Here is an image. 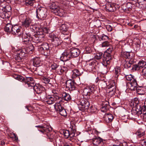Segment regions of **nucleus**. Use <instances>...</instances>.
Segmentation results:
<instances>
[{"label":"nucleus","mask_w":146,"mask_h":146,"mask_svg":"<svg viewBox=\"0 0 146 146\" xmlns=\"http://www.w3.org/2000/svg\"><path fill=\"white\" fill-rule=\"evenodd\" d=\"M25 47L19 50L14 57V60L17 62H20L24 60V57L25 55L27 54H31L34 50V48L33 45L31 43V42L28 44Z\"/></svg>","instance_id":"f257e3e1"},{"label":"nucleus","mask_w":146,"mask_h":146,"mask_svg":"<svg viewBox=\"0 0 146 146\" xmlns=\"http://www.w3.org/2000/svg\"><path fill=\"white\" fill-rule=\"evenodd\" d=\"M22 39L25 44H28L31 41L36 43L42 42L44 40V38L43 36H40L29 32L23 35Z\"/></svg>","instance_id":"f03ea898"},{"label":"nucleus","mask_w":146,"mask_h":146,"mask_svg":"<svg viewBox=\"0 0 146 146\" xmlns=\"http://www.w3.org/2000/svg\"><path fill=\"white\" fill-rule=\"evenodd\" d=\"M96 89V87L94 85L87 86L84 89L82 95L86 98L89 99L97 92Z\"/></svg>","instance_id":"7ed1b4c3"},{"label":"nucleus","mask_w":146,"mask_h":146,"mask_svg":"<svg viewBox=\"0 0 146 146\" xmlns=\"http://www.w3.org/2000/svg\"><path fill=\"white\" fill-rule=\"evenodd\" d=\"M36 18L41 20H44L48 15L47 9L44 7H37L36 11Z\"/></svg>","instance_id":"20e7f679"},{"label":"nucleus","mask_w":146,"mask_h":146,"mask_svg":"<svg viewBox=\"0 0 146 146\" xmlns=\"http://www.w3.org/2000/svg\"><path fill=\"white\" fill-rule=\"evenodd\" d=\"M49 7L51 11L55 14L60 16L63 15L64 11L62 9L60 8L57 3H52Z\"/></svg>","instance_id":"39448f33"},{"label":"nucleus","mask_w":146,"mask_h":146,"mask_svg":"<svg viewBox=\"0 0 146 146\" xmlns=\"http://www.w3.org/2000/svg\"><path fill=\"white\" fill-rule=\"evenodd\" d=\"M71 58L69 50L64 51L60 56V59L62 61H65L64 65H66L68 67H70L72 63L70 61H67Z\"/></svg>","instance_id":"423d86ee"},{"label":"nucleus","mask_w":146,"mask_h":146,"mask_svg":"<svg viewBox=\"0 0 146 146\" xmlns=\"http://www.w3.org/2000/svg\"><path fill=\"white\" fill-rule=\"evenodd\" d=\"M125 78L127 80L130 82L127 84L130 90H134V88L137 84L136 79L134 78V76L131 74H130L125 76Z\"/></svg>","instance_id":"0eeeda50"},{"label":"nucleus","mask_w":146,"mask_h":146,"mask_svg":"<svg viewBox=\"0 0 146 146\" xmlns=\"http://www.w3.org/2000/svg\"><path fill=\"white\" fill-rule=\"evenodd\" d=\"M38 50L45 55H48L50 53L48 44L44 43L38 47Z\"/></svg>","instance_id":"6e6552de"},{"label":"nucleus","mask_w":146,"mask_h":146,"mask_svg":"<svg viewBox=\"0 0 146 146\" xmlns=\"http://www.w3.org/2000/svg\"><path fill=\"white\" fill-rule=\"evenodd\" d=\"M35 127L38 128V131L44 134H46L52 130V128L48 125H40Z\"/></svg>","instance_id":"1a4fd4ad"},{"label":"nucleus","mask_w":146,"mask_h":146,"mask_svg":"<svg viewBox=\"0 0 146 146\" xmlns=\"http://www.w3.org/2000/svg\"><path fill=\"white\" fill-rule=\"evenodd\" d=\"M105 84L107 85V88L110 89L109 93L111 96L115 95L116 90L115 83L114 80H112L109 82L108 84L106 83V81H104Z\"/></svg>","instance_id":"9d476101"},{"label":"nucleus","mask_w":146,"mask_h":146,"mask_svg":"<svg viewBox=\"0 0 146 146\" xmlns=\"http://www.w3.org/2000/svg\"><path fill=\"white\" fill-rule=\"evenodd\" d=\"M90 104V103L87 100L82 99L80 100V103L78 105V108L80 110L84 111L88 109Z\"/></svg>","instance_id":"9b49d317"},{"label":"nucleus","mask_w":146,"mask_h":146,"mask_svg":"<svg viewBox=\"0 0 146 146\" xmlns=\"http://www.w3.org/2000/svg\"><path fill=\"white\" fill-rule=\"evenodd\" d=\"M11 33L13 35H15L17 36H20L22 35V38L23 35L26 33H23V29L21 27H19L17 25H14L12 28Z\"/></svg>","instance_id":"f8f14e48"},{"label":"nucleus","mask_w":146,"mask_h":146,"mask_svg":"<svg viewBox=\"0 0 146 146\" xmlns=\"http://www.w3.org/2000/svg\"><path fill=\"white\" fill-rule=\"evenodd\" d=\"M32 27H31V26H30V28H32L33 31H36V34L40 36H43L44 38H45V34L48 33V31L46 28H44V29L39 28L36 27L35 25L32 26Z\"/></svg>","instance_id":"ddd939ff"},{"label":"nucleus","mask_w":146,"mask_h":146,"mask_svg":"<svg viewBox=\"0 0 146 146\" xmlns=\"http://www.w3.org/2000/svg\"><path fill=\"white\" fill-rule=\"evenodd\" d=\"M106 141L105 140L98 137L93 138L92 143L94 146H105L106 145Z\"/></svg>","instance_id":"4468645a"},{"label":"nucleus","mask_w":146,"mask_h":146,"mask_svg":"<svg viewBox=\"0 0 146 146\" xmlns=\"http://www.w3.org/2000/svg\"><path fill=\"white\" fill-rule=\"evenodd\" d=\"M54 106L56 110L61 115L64 117L66 116L67 113L65 110L59 103H56Z\"/></svg>","instance_id":"2eb2a0df"},{"label":"nucleus","mask_w":146,"mask_h":146,"mask_svg":"<svg viewBox=\"0 0 146 146\" xmlns=\"http://www.w3.org/2000/svg\"><path fill=\"white\" fill-rule=\"evenodd\" d=\"M25 85L26 87L33 88L35 84V82L31 77H27L24 80Z\"/></svg>","instance_id":"dca6fc26"},{"label":"nucleus","mask_w":146,"mask_h":146,"mask_svg":"<svg viewBox=\"0 0 146 146\" xmlns=\"http://www.w3.org/2000/svg\"><path fill=\"white\" fill-rule=\"evenodd\" d=\"M49 37L51 38L52 44L54 46H58L62 43L61 40L54 34H50L49 35Z\"/></svg>","instance_id":"f3484780"},{"label":"nucleus","mask_w":146,"mask_h":146,"mask_svg":"<svg viewBox=\"0 0 146 146\" xmlns=\"http://www.w3.org/2000/svg\"><path fill=\"white\" fill-rule=\"evenodd\" d=\"M66 88L70 91H73L76 90L77 84L74 81L71 79L66 81Z\"/></svg>","instance_id":"a211bd4d"},{"label":"nucleus","mask_w":146,"mask_h":146,"mask_svg":"<svg viewBox=\"0 0 146 146\" xmlns=\"http://www.w3.org/2000/svg\"><path fill=\"white\" fill-rule=\"evenodd\" d=\"M139 102V101L137 98H135L134 100H132L129 104L130 106L132 108V109L137 112L138 109H139L140 108V105Z\"/></svg>","instance_id":"6ab92c4d"},{"label":"nucleus","mask_w":146,"mask_h":146,"mask_svg":"<svg viewBox=\"0 0 146 146\" xmlns=\"http://www.w3.org/2000/svg\"><path fill=\"white\" fill-rule=\"evenodd\" d=\"M111 59V54L107 52H104L103 55V64L106 66L110 63V61Z\"/></svg>","instance_id":"aec40b11"},{"label":"nucleus","mask_w":146,"mask_h":146,"mask_svg":"<svg viewBox=\"0 0 146 146\" xmlns=\"http://www.w3.org/2000/svg\"><path fill=\"white\" fill-rule=\"evenodd\" d=\"M69 51L71 58L78 57L80 53L79 49L76 48H72Z\"/></svg>","instance_id":"412c9836"},{"label":"nucleus","mask_w":146,"mask_h":146,"mask_svg":"<svg viewBox=\"0 0 146 146\" xmlns=\"http://www.w3.org/2000/svg\"><path fill=\"white\" fill-rule=\"evenodd\" d=\"M138 84L137 83L136 86L134 88V90H136L138 94L139 95H144L145 94L146 91V88L144 87L137 86Z\"/></svg>","instance_id":"4be33fe9"},{"label":"nucleus","mask_w":146,"mask_h":146,"mask_svg":"<svg viewBox=\"0 0 146 146\" xmlns=\"http://www.w3.org/2000/svg\"><path fill=\"white\" fill-rule=\"evenodd\" d=\"M68 70V69L66 67L59 65L55 72L58 74L61 75L64 73H66Z\"/></svg>","instance_id":"5701e85b"},{"label":"nucleus","mask_w":146,"mask_h":146,"mask_svg":"<svg viewBox=\"0 0 146 146\" xmlns=\"http://www.w3.org/2000/svg\"><path fill=\"white\" fill-rule=\"evenodd\" d=\"M113 118V115L111 113H106L103 117L104 120L107 123L111 122Z\"/></svg>","instance_id":"b1692460"},{"label":"nucleus","mask_w":146,"mask_h":146,"mask_svg":"<svg viewBox=\"0 0 146 146\" xmlns=\"http://www.w3.org/2000/svg\"><path fill=\"white\" fill-rule=\"evenodd\" d=\"M33 89L37 94L40 93L45 90L44 88L42 85L39 84H36Z\"/></svg>","instance_id":"393cba45"},{"label":"nucleus","mask_w":146,"mask_h":146,"mask_svg":"<svg viewBox=\"0 0 146 146\" xmlns=\"http://www.w3.org/2000/svg\"><path fill=\"white\" fill-rule=\"evenodd\" d=\"M60 96H61V101L63 100L67 101L70 100L71 99V96L70 94L65 92L61 93Z\"/></svg>","instance_id":"a878e982"},{"label":"nucleus","mask_w":146,"mask_h":146,"mask_svg":"<svg viewBox=\"0 0 146 146\" xmlns=\"http://www.w3.org/2000/svg\"><path fill=\"white\" fill-rule=\"evenodd\" d=\"M33 65L36 67H38L42 64V61L39 58L35 57L33 59Z\"/></svg>","instance_id":"bb28decb"},{"label":"nucleus","mask_w":146,"mask_h":146,"mask_svg":"<svg viewBox=\"0 0 146 146\" xmlns=\"http://www.w3.org/2000/svg\"><path fill=\"white\" fill-rule=\"evenodd\" d=\"M32 23V20L29 18H26L22 22L23 27L27 28L30 26Z\"/></svg>","instance_id":"cd10ccee"},{"label":"nucleus","mask_w":146,"mask_h":146,"mask_svg":"<svg viewBox=\"0 0 146 146\" xmlns=\"http://www.w3.org/2000/svg\"><path fill=\"white\" fill-rule=\"evenodd\" d=\"M109 108V102L108 101H106L103 103L101 110L102 111L105 112L108 110Z\"/></svg>","instance_id":"c85d7f7f"},{"label":"nucleus","mask_w":146,"mask_h":146,"mask_svg":"<svg viewBox=\"0 0 146 146\" xmlns=\"http://www.w3.org/2000/svg\"><path fill=\"white\" fill-rule=\"evenodd\" d=\"M106 11L109 12H113L116 10V7L114 5L109 3L106 5Z\"/></svg>","instance_id":"c756f323"},{"label":"nucleus","mask_w":146,"mask_h":146,"mask_svg":"<svg viewBox=\"0 0 146 146\" xmlns=\"http://www.w3.org/2000/svg\"><path fill=\"white\" fill-rule=\"evenodd\" d=\"M55 101L54 98L52 96H48L45 100V102L48 104L50 105L54 103Z\"/></svg>","instance_id":"7c9ffc66"},{"label":"nucleus","mask_w":146,"mask_h":146,"mask_svg":"<svg viewBox=\"0 0 146 146\" xmlns=\"http://www.w3.org/2000/svg\"><path fill=\"white\" fill-rule=\"evenodd\" d=\"M137 1L135 3V5L139 8H142L146 3L145 0H137Z\"/></svg>","instance_id":"2f4dec72"},{"label":"nucleus","mask_w":146,"mask_h":146,"mask_svg":"<svg viewBox=\"0 0 146 146\" xmlns=\"http://www.w3.org/2000/svg\"><path fill=\"white\" fill-rule=\"evenodd\" d=\"M60 29L62 33L63 34L67 35V33H67V31L68 30V27L66 24H63L60 27Z\"/></svg>","instance_id":"473e14b6"},{"label":"nucleus","mask_w":146,"mask_h":146,"mask_svg":"<svg viewBox=\"0 0 146 146\" xmlns=\"http://www.w3.org/2000/svg\"><path fill=\"white\" fill-rule=\"evenodd\" d=\"M115 76V78H117L120 74L121 69L119 66H117L114 69Z\"/></svg>","instance_id":"72a5a7b5"},{"label":"nucleus","mask_w":146,"mask_h":146,"mask_svg":"<svg viewBox=\"0 0 146 146\" xmlns=\"http://www.w3.org/2000/svg\"><path fill=\"white\" fill-rule=\"evenodd\" d=\"M72 78H74L81 75L79 71L77 69H74L72 71Z\"/></svg>","instance_id":"f704fd0d"},{"label":"nucleus","mask_w":146,"mask_h":146,"mask_svg":"<svg viewBox=\"0 0 146 146\" xmlns=\"http://www.w3.org/2000/svg\"><path fill=\"white\" fill-rule=\"evenodd\" d=\"M13 26L10 24H7L4 28V30L6 32L11 33L12 31V28Z\"/></svg>","instance_id":"c9c22d12"},{"label":"nucleus","mask_w":146,"mask_h":146,"mask_svg":"<svg viewBox=\"0 0 146 146\" xmlns=\"http://www.w3.org/2000/svg\"><path fill=\"white\" fill-rule=\"evenodd\" d=\"M12 76L15 79L18 80L20 82H22L24 83V80L25 78L23 76L13 74Z\"/></svg>","instance_id":"e433bc0d"},{"label":"nucleus","mask_w":146,"mask_h":146,"mask_svg":"<svg viewBox=\"0 0 146 146\" xmlns=\"http://www.w3.org/2000/svg\"><path fill=\"white\" fill-rule=\"evenodd\" d=\"M125 62L124 66L125 68H130L133 64V61L131 60L129 61H125Z\"/></svg>","instance_id":"4c0bfd02"},{"label":"nucleus","mask_w":146,"mask_h":146,"mask_svg":"<svg viewBox=\"0 0 146 146\" xmlns=\"http://www.w3.org/2000/svg\"><path fill=\"white\" fill-rule=\"evenodd\" d=\"M135 111V110H133L132 111L131 110V113L129 114V117L132 119H135L136 117H137V112Z\"/></svg>","instance_id":"58836bf2"},{"label":"nucleus","mask_w":146,"mask_h":146,"mask_svg":"<svg viewBox=\"0 0 146 146\" xmlns=\"http://www.w3.org/2000/svg\"><path fill=\"white\" fill-rule=\"evenodd\" d=\"M25 4L27 6H33L35 0H25Z\"/></svg>","instance_id":"ea45409f"},{"label":"nucleus","mask_w":146,"mask_h":146,"mask_svg":"<svg viewBox=\"0 0 146 146\" xmlns=\"http://www.w3.org/2000/svg\"><path fill=\"white\" fill-rule=\"evenodd\" d=\"M131 53L130 52H122L121 55L123 57L126 58H130L131 54Z\"/></svg>","instance_id":"a19ab883"},{"label":"nucleus","mask_w":146,"mask_h":146,"mask_svg":"<svg viewBox=\"0 0 146 146\" xmlns=\"http://www.w3.org/2000/svg\"><path fill=\"white\" fill-rule=\"evenodd\" d=\"M38 94L39 96L40 99H44L45 100L47 97L46 93L44 90L42 92H41L40 93Z\"/></svg>","instance_id":"79ce46f5"},{"label":"nucleus","mask_w":146,"mask_h":146,"mask_svg":"<svg viewBox=\"0 0 146 146\" xmlns=\"http://www.w3.org/2000/svg\"><path fill=\"white\" fill-rule=\"evenodd\" d=\"M61 134H63L66 138H68L69 136L70 131L67 130H63L61 131Z\"/></svg>","instance_id":"37998d69"},{"label":"nucleus","mask_w":146,"mask_h":146,"mask_svg":"<svg viewBox=\"0 0 146 146\" xmlns=\"http://www.w3.org/2000/svg\"><path fill=\"white\" fill-rule=\"evenodd\" d=\"M140 111L141 114H143L144 115L146 114V105L143 106L141 108L140 106V109H138L137 112Z\"/></svg>","instance_id":"c03bdc74"},{"label":"nucleus","mask_w":146,"mask_h":146,"mask_svg":"<svg viewBox=\"0 0 146 146\" xmlns=\"http://www.w3.org/2000/svg\"><path fill=\"white\" fill-rule=\"evenodd\" d=\"M98 38L100 41L105 40V41L108 40L109 37L103 34L102 35L99 37Z\"/></svg>","instance_id":"a18cd8bd"},{"label":"nucleus","mask_w":146,"mask_h":146,"mask_svg":"<svg viewBox=\"0 0 146 146\" xmlns=\"http://www.w3.org/2000/svg\"><path fill=\"white\" fill-rule=\"evenodd\" d=\"M103 53L102 52H100L97 53L95 56V58L97 60H99L101 58H103Z\"/></svg>","instance_id":"49530a36"},{"label":"nucleus","mask_w":146,"mask_h":146,"mask_svg":"<svg viewBox=\"0 0 146 146\" xmlns=\"http://www.w3.org/2000/svg\"><path fill=\"white\" fill-rule=\"evenodd\" d=\"M50 78L46 77H43L42 78V81L45 84L49 83L50 82Z\"/></svg>","instance_id":"de8ad7c7"},{"label":"nucleus","mask_w":146,"mask_h":146,"mask_svg":"<svg viewBox=\"0 0 146 146\" xmlns=\"http://www.w3.org/2000/svg\"><path fill=\"white\" fill-rule=\"evenodd\" d=\"M146 65V62L143 61H140L138 64V66L140 69L141 68H143V67Z\"/></svg>","instance_id":"09e8293b"},{"label":"nucleus","mask_w":146,"mask_h":146,"mask_svg":"<svg viewBox=\"0 0 146 146\" xmlns=\"http://www.w3.org/2000/svg\"><path fill=\"white\" fill-rule=\"evenodd\" d=\"M111 45V44L110 43V42L108 40H107L102 42L101 44V46L102 47H108Z\"/></svg>","instance_id":"8fccbe9b"},{"label":"nucleus","mask_w":146,"mask_h":146,"mask_svg":"<svg viewBox=\"0 0 146 146\" xmlns=\"http://www.w3.org/2000/svg\"><path fill=\"white\" fill-rule=\"evenodd\" d=\"M9 13L5 11L4 14H3V16H2L1 18L5 19H8L10 16V14H9Z\"/></svg>","instance_id":"3c124183"},{"label":"nucleus","mask_w":146,"mask_h":146,"mask_svg":"<svg viewBox=\"0 0 146 146\" xmlns=\"http://www.w3.org/2000/svg\"><path fill=\"white\" fill-rule=\"evenodd\" d=\"M89 67L90 68H91V70L94 71V69H95L94 66L96 65L95 62L93 61L89 63Z\"/></svg>","instance_id":"603ef678"},{"label":"nucleus","mask_w":146,"mask_h":146,"mask_svg":"<svg viewBox=\"0 0 146 146\" xmlns=\"http://www.w3.org/2000/svg\"><path fill=\"white\" fill-rule=\"evenodd\" d=\"M3 7L4 8V9L5 11L9 13V14H11L10 11L11 8L9 5H7Z\"/></svg>","instance_id":"864d4df0"},{"label":"nucleus","mask_w":146,"mask_h":146,"mask_svg":"<svg viewBox=\"0 0 146 146\" xmlns=\"http://www.w3.org/2000/svg\"><path fill=\"white\" fill-rule=\"evenodd\" d=\"M137 137H140L144 135L145 133L143 132L137 131L135 133Z\"/></svg>","instance_id":"5fc2aeb1"},{"label":"nucleus","mask_w":146,"mask_h":146,"mask_svg":"<svg viewBox=\"0 0 146 146\" xmlns=\"http://www.w3.org/2000/svg\"><path fill=\"white\" fill-rule=\"evenodd\" d=\"M4 8L1 6H0V17L1 18L2 16H3L5 11Z\"/></svg>","instance_id":"6e6d98bb"},{"label":"nucleus","mask_w":146,"mask_h":146,"mask_svg":"<svg viewBox=\"0 0 146 146\" xmlns=\"http://www.w3.org/2000/svg\"><path fill=\"white\" fill-rule=\"evenodd\" d=\"M109 46L110 47L106 50L105 52H107L109 54H111V53L113 50V48L111 45Z\"/></svg>","instance_id":"4d7b16f0"},{"label":"nucleus","mask_w":146,"mask_h":146,"mask_svg":"<svg viewBox=\"0 0 146 146\" xmlns=\"http://www.w3.org/2000/svg\"><path fill=\"white\" fill-rule=\"evenodd\" d=\"M92 50L90 47L87 46L85 48V51L87 53H90L92 52Z\"/></svg>","instance_id":"13d9d810"},{"label":"nucleus","mask_w":146,"mask_h":146,"mask_svg":"<svg viewBox=\"0 0 146 146\" xmlns=\"http://www.w3.org/2000/svg\"><path fill=\"white\" fill-rule=\"evenodd\" d=\"M59 65H57L56 63H53L51 65V66L52 69L53 70H55L56 71L57 68H58V66Z\"/></svg>","instance_id":"bf43d9fd"},{"label":"nucleus","mask_w":146,"mask_h":146,"mask_svg":"<svg viewBox=\"0 0 146 146\" xmlns=\"http://www.w3.org/2000/svg\"><path fill=\"white\" fill-rule=\"evenodd\" d=\"M142 75L146 78V67L143 68L142 70Z\"/></svg>","instance_id":"052dcab7"},{"label":"nucleus","mask_w":146,"mask_h":146,"mask_svg":"<svg viewBox=\"0 0 146 146\" xmlns=\"http://www.w3.org/2000/svg\"><path fill=\"white\" fill-rule=\"evenodd\" d=\"M70 128L72 131H76V125L75 124H72L70 126Z\"/></svg>","instance_id":"680f3d73"},{"label":"nucleus","mask_w":146,"mask_h":146,"mask_svg":"<svg viewBox=\"0 0 146 146\" xmlns=\"http://www.w3.org/2000/svg\"><path fill=\"white\" fill-rule=\"evenodd\" d=\"M139 69V68L138 66V64H135L133 65V67L132 68V70H133V71H135L137 70H138Z\"/></svg>","instance_id":"e2e57ef3"},{"label":"nucleus","mask_w":146,"mask_h":146,"mask_svg":"<svg viewBox=\"0 0 146 146\" xmlns=\"http://www.w3.org/2000/svg\"><path fill=\"white\" fill-rule=\"evenodd\" d=\"M52 97L54 98L55 99V100L57 99L60 100V101H61V96L59 97L57 94H54Z\"/></svg>","instance_id":"0e129e2a"},{"label":"nucleus","mask_w":146,"mask_h":146,"mask_svg":"<svg viewBox=\"0 0 146 146\" xmlns=\"http://www.w3.org/2000/svg\"><path fill=\"white\" fill-rule=\"evenodd\" d=\"M106 29L108 31L110 32L112 31V27L110 25H107L106 26Z\"/></svg>","instance_id":"69168bd1"},{"label":"nucleus","mask_w":146,"mask_h":146,"mask_svg":"<svg viewBox=\"0 0 146 146\" xmlns=\"http://www.w3.org/2000/svg\"><path fill=\"white\" fill-rule=\"evenodd\" d=\"M109 0H99V2L102 5L104 4L106 2L108 1Z\"/></svg>","instance_id":"338daca9"},{"label":"nucleus","mask_w":146,"mask_h":146,"mask_svg":"<svg viewBox=\"0 0 146 146\" xmlns=\"http://www.w3.org/2000/svg\"><path fill=\"white\" fill-rule=\"evenodd\" d=\"M76 131H72V132L71 133L70 132V135L69 136L70 138H72L75 135V133Z\"/></svg>","instance_id":"774afa93"}]
</instances>
